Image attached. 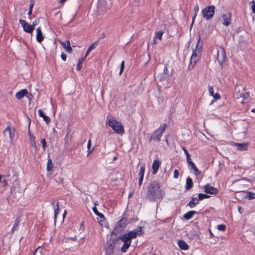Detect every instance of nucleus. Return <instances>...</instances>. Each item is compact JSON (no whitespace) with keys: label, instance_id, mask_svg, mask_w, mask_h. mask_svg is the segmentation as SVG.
Masks as SVG:
<instances>
[{"label":"nucleus","instance_id":"obj_1","mask_svg":"<svg viewBox=\"0 0 255 255\" xmlns=\"http://www.w3.org/2000/svg\"><path fill=\"white\" fill-rule=\"evenodd\" d=\"M163 195L164 192L158 181H153L149 184L146 194V198L148 200L151 202L160 201L162 199Z\"/></svg>","mask_w":255,"mask_h":255},{"label":"nucleus","instance_id":"obj_2","mask_svg":"<svg viewBox=\"0 0 255 255\" xmlns=\"http://www.w3.org/2000/svg\"><path fill=\"white\" fill-rule=\"evenodd\" d=\"M142 234V227H139L138 229H134L128 233L121 236L120 239L124 242V245L121 248V251L123 253L127 252L130 246L131 240L135 238L137 235H140Z\"/></svg>","mask_w":255,"mask_h":255},{"label":"nucleus","instance_id":"obj_3","mask_svg":"<svg viewBox=\"0 0 255 255\" xmlns=\"http://www.w3.org/2000/svg\"><path fill=\"white\" fill-rule=\"evenodd\" d=\"M108 123L115 132L120 134L124 133L125 129L120 122L115 119H109L108 120Z\"/></svg>","mask_w":255,"mask_h":255},{"label":"nucleus","instance_id":"obj_4","mask_svg":"<svg viewBox=\"0 0 255 255\" xmlns=\"http://www.w3.org/2000/svg\"><path fill=\"white\" fill-rule=\"evenodd\" d=\"M167 127L166 124H163L161 125L151 135L149 138V141L154 140L159 142L160 140L162 134L164 132Z\"/></svg>","mask_w":255,"mask_h":255},{"label":"nucleus","instance_id":"obj_5","mask_svg":"<svg viewBox=\"0 0 255 255\" xmlns=\"http://www.w3.org/2000/svg\"><path fill=\"white\" fill-rule=\"evenodd\" d=\"M215 7L214 5L206 6L202 11L203 16L207 20L213 17L215 13Z\"/></svg>","mask_w":255,"mask_h":255},{"label":"nucleus","instance_id":"obj_6","mask_svg":"<svg viewBox=\"0 0 255 255\" xmlns=\"http://www.w3.org/2000/svg\"><path fill=\"white\" fill-rule=\"evenodd\" d=\"M201 40V37L200 34L198 35V42L196 45V48L195 49H193L192 55L191 57H196V58H201V52L202 50V44L203 42L202 41L200 43V40Z\"/></svg>","mask_w":255,"mask_h":255},{"label":"nucleus","instance_id":"obj_7","mask_svg":"<svg viewBox=\"0 0 255 255\" xmlns=\"http://www.w3.org/2000/svg\"><path fill=\"white\" fill-rule=\"evenodd\" d=\"M127 219L126 218H122L116 225L115 228L113 230V234H118L119 232L122 231L127 226Z\"/></svg>","mask_w":255,"mask_h":255},{"label":"nucleus","instance_id":"obj_8","mask_svg":"<svg viewBox=\"0 0 255 255\" xmlns=\"http://www.w3.org/2000/svg\"><path fill=\"white\" fill-rule=\"evenodd\" d=\"M19 22L24 31L29 33H31L33 32L34 30L33 25L29 24L25 20L23 19H19Z\"/></svg>","mask_w":255,"mask_h":255},{"label":"nucleus","instance_id":"obj_9","mask_svg":"<svg viewBox=\"0 0 255 255\" xmlns=\"http://www.w3.org/2000/svg\"><path fill=\"white\" fill-rule=\"evenodd\" d=\"M226 58V52L224 49L221 48L218 50L217 58L218 62L220 63H223Z\"/></svg>","mask_w":255,"mask_h":255},{"label":"nucleus","instance_id":"obj_10","mask_svg":"<svg viewBox=\"0 0 255 255\" xmlns=\"http://www.w3.org/2000/svg\"><path fill=\"white\" fill-rule=\"evenodd\" d=\"M204 191L207 194H216L218 193V189L214 187L211 186L209 184L204 186Z\"/></svg>","mask_w":255,"mask_h":255},{"label":"nucleus","instance_id":"obj_11","mask_svg":"<svg viewBox=\"0 0 255 255\" xmlns=\"http://www.w3.org/2000/svg\"><path fill=\"white\" fill-rule=\"evenodd\" d=\"M223 24L225 26L229 25L231 21V13L229 12L223 15Z\"/></svg>","mask_w":255,"mask_h":255},{"label":"nucleus","instance_id":"obj_12","mask_svg":"<svg viewBox=\"0 0 255 255\" xmlns=\"http://www.w3.org/2000/svg\"><path fill=\"white\" fill-rule=\"evenodd\" d=\"M161 164V161L159 160H154L152 168V173L153 174H155L157 173V171L159 169V166Z\"/></svg>","mask_w":255,"mask_h":255},{"label":"nucleus","instance_id":"obj_13","mask_svg":"<svg viewBox=\"0 0 255 255\" xmlns=\"http://www.w3.org/2000/svg\"><path fill=\"white\" fill-rule=\"evenodd\" d=\"M200 58L191 57L190 62L188 65V69L192 70L194 68L195 65Z\"/></svg>","mask_w":255,"mask_h":255},{"label":"nucleus","instance_id":"obj_14","mask_svg":"<svg viewBox=\"0 0 255 255\" xmlns=\"http://www.w3.org/2000/svg\"><path fill=\"white\" fill-rule=\"evenodd\" d=\"M14 129H12L10 126H8L6 128L3 130V134H5L6 132H8L9 137L11 140H12V138L14 135Z\"/></svg>","mask_w":255,"mask_h":255},{"label":"nucleus","instance_id":"obj_15","mask_svg":"<svg viewBox=\"0 0 255 255\" xmlns=\"http://www.w3.org/2000/svg\"><path fill=\"white\" fill-rule=\"evenodd\" d=\"M36 39L37 42L40 43L41 42L43 39L44 36H43V34L42 33L40 27H38L36 28Z\"/></svg>","mask_w":255,"mask_h":255},{"label":"nucleus","instance_id":"obj_16","mask_svg":"<svg viewBox=\"0 0 255 255\" xmlns=\"http://www.w3.org/2000/svg\"><path fill=\"white\" fill-rule=\"evenodd\" d=\"M27 93V90L25 89H22L17 92L15 94V98L17 100H20Z\"/></svg>","mask_w":255,"mask_h":255},{"label":"nucleus","instance_id":"obj_17","mask_svg":"<svg viewBox=\"0 0 255 255\" xmlns=\"http://www.w3.org/2000/svg\"><path fill=\"white\" fill-rule=\"evenodd\" d=\"M235 145L237 149L241 151H245L248 149V144L247 143H235Z\"/></svg>","mask_w":255,"mask_h":255},{"label":"nucleus","instance_id":"obj_18","mask_svg":"<svg viewBox=\"0 0 255 255\" xmlns=\"http://www.w3.org/2000/svg\"><path fill=\"white\" fill-rule=\"evenodd\" d=\"M39 116L43 119V120L46 122L47 124L50 123L51 120L50 118L44 114L42 110L39 109L38 111Z\"/></svg>","mask_w":255,"mask_h":255},{"label":"nucleus","instance_id":"obj_19","mask_svg":"<svg viewBox=\"0 0 255 255\" xmlns=\"http://www.w3.org/2000/svg\"><path fill=\"white\" fill-rule=\"evenodd\" d=\"M115 245L112 243H107L105 246L106 252L107 254H111L114 252Z\"/></svg>","mask_w":255,"mask_h":255},{"label":"nucleus","instance_id":"obj_20","mask_svg":"<svg viewBox=\"0 0 255 255\" xmlns=\"http://www.w3.org/2000/svg\"><path fill=\"white\" fill-rule=\"evenodd\" d=\"M199 201L200 200L198 199V197H192L191 200L189 202L188 205L191 208H193L199 204Z\"/></svg>","mask_w":255,"mask_h":255},{"label":"nucleus","instance_id":"obj_21","mask_svg":"<svg viewBox=\"0 0 255 255\" xmlns=\"http://www.w3.org/2000/svg\"><path fill=\"white\" fill-rule=\"evenodd\" d=\"M193 186V183L192 181V179L190 177H188L186 179V185H185V190H190Z\"/></svg>","mask_w":255,"mask_h":255},{"label":"nucleus","instance_id":"obj_22","mask_svg":"<svg viewBox=\"0 0 255 255\" xmlns=\"http://www.w3.org/2000/svg\"><path fill=\"white\" fill-rule=\"evenodd\" d=\"M196 214H197V212L196 211L192 210L185 213L183 215V217L185 220H189L192 219L193 216Z\"/></svg>","mask_w":255,"mask_h":255},{"label":"nucleus","instance_id":"obj_23","mask_svg":"<svg viewBox=\"0 0 255 255\" xmlns=\"http://www.w3.org/2000/svg\"><path fill=\"white\" fill-rule=\"evenodd\" d=\"M20 220V216H17L14 221V223L12 227V229L10 231L11 234H12L14 231L16 230L18 228V226L19 225Z\"/></svg>","mask_w":255,"mask_h":255},{"label":"nucleus","instance_id":"obj_24","mask_svg":"<svg viewBox=\"0 0 255 255\" xmlns=\"http://www.w3.org/2000/svg\"><path fill=\"white\" fill-rule=\"evenodd\" d=\"M178 245L179 248L183 250H187L189 249V246L183 240H179L178 242Z\"/></svg>","mask_w":255,"mask_h":255},{"label":"nucleus","instance_id":"obj_25","mask_svg":"<svg viewBox=\"0 0 255 255\" xmlns=\"http://www.w3.org/2000/svg\"><path fill=\"white\" fill-rule=\"evenodd\" d=\"M63 48L65 49L67 52L71 53L72 51V48L70 46V43L69 41H67V42H62L61 43Z\"/></svg>","mask_w":255,"mask_h":255},{"label":"nucleus","instance_id":"obj_26","mask_svg":"<svg viewBox=\"0 0 255 255\" xmlns=\"http://www.w3.org/2000/svg\"><path fill=\"white\" fill-rule=\"evenodd\" d=\"M59 202H57L56 204V208H55L54 207V202H51V205L54 207V222L55 223L56 221V217L59 213Z\"/></svg>","mask_w":255,"mask_h":255},{"label":"nucleus","instance_id":"obj_27","mask_svg":"<svg viewBox=\"0 0 255 255\" xmlns=\"http://www.w3.org/2000/svg\"><path fill=\"white\" fill-rule=\"evenodd\" d=\"M199 10V7L198 6V4H197L194 7V16L193 17V18H192V23H191V27H192V26H193V24L195 21V19L196 18V17L197 15V13H198V12Z\"/></svg>","mask_w":255,"mask_h":255},{"label":"nucleus","instance_id":"obj_28","mask_svg":"<svg viewBox=\"0 0 255 255\" xmlns=\"http://www.w3.org/2000/svg\"><path fill=\"white\" fill-rule=\"evenodd\" d=\"M163 32L162 31H159L156 32L155 34V36H154V39L157 38L159 40H161L162 38V36L163 35ZM153 43L154 44L156 43V41H155V39H154Z\"/></svg>","mask_w":255,"mask_h":255},{"label":"nucleus","instance_id":"obj_29","mask_svg":"<svg viewBox=\"0 0 255 255\" xmlns=\"http://www.w3.org/2000/svg\"><path fill=\"white\" fill-rule=\"evenodd\" d=\"M145 165H142L141 166H140V170H139V172L138 173V176H139V177H142V178H143L144 177V172H145Z\"/></svg>","mask_w":255,"mask_h":255},{"label":"nucleus","instance_id":"obj_30","mask_svg":"<svg viewBox=\"0 0 255 255\" xmlns=\"http://www.w3.org/2000/svg\"><path fill=\"white\" fill-rule=\"evenodd\" d=\"M52 168H53V163H52V160L50 159H49L47 161V170L48 171H50L52 170Z\"/></svg>","mask_w":255,"mask_h":255},{"label":"nucleus","instance_id":"obj_31","mask_svg":"<svg viewBox=\"0 0 255 255\" xmlns=\"http://www.w3.org/2000/svg\"><path fill=\"white\" fill-rule=\"evenodd\" d=\"M84 59H85V58H82L81 60H80V59L79 60V62H78L77 67H76V69L78 71H80L81 69L82 66H83V61H84Z\"/></svg>","mask_w":255,"mask_h":255},{"label":"nucleus","instance_id":"obj_32","mask_svg":"<svg viewBox=\"0 0 255 255\" xmlns=\"http://www.w3.org/2000/svg\"><path fill=\"white\" fill-rule=\"evenodd\" d=\"M210 196L206 194L200 193L198 194V199L202 200L206 198H209Z\"/></svg>","mask_w":255,"mask_h":255},{"label":"nucleus","instance_id":"obj_33","mask_svg":"<svg viewBox=\"0 0 255 255\" xmlns=\"http://www.w3.org/2000/svg\"><path fill=\"white\" fill-rule=\"evenodd\" d=\"M98 44H99V40L96 41L95 42L93 43L91 45H90L88 48L92 51L96 48V47L97 46Z\"/></svg>","mask_w":255,"mask_h":255},{"label":"nucleus","instance_id":"obj_34","mask_svg":"<svg viewBox=\"0 0 255 255\" xmlns=\"http://www.w3.org/2000/svg\"><path fill=\"white\" fill-rule=\"evenodd\" d=\"M247 197H248L249 199H255V193L253 192H247Z\"/></svg>","mask_w":255,"mask_h":255},{"label":"nucleus","instance_id":"obj_35","mask_svg":"<svg viewBox=\"0 0 255 255\" xmlns=\"http://www.w3.org/2000/svg\"><path fill=\"white\" fill-rule=\"evenodd\" d=\"M241 97H242L244 100H247L249 98H250V93L249 92H246L245 93H243L241 95Z\"/></svg>","mask_w":255,"mask_h":255},{"label":"nucleus","instance_id":"obj_36","mask_svg":"<svg viewBox=\"0 0 255 255\" xmlns=\"http://www.w3.org/2000/svg\"><path fill=\"white\" fill-rule=\"evenodd\" d=\"M226 229V227L224 224H220L218 225L217 229L221 231H224Z\"/></svg>","mask_w":255,"mask_h":255},{"label":"nucleus","instance_id":"obj_37","mask_svg":"<svg viewBox=\"0 0 255 255\" xmlns=\"http://www.w3.org/2000/svg\"><path fill=\"white\" fill-rule=\"evenodd\" d=\"M250 4L251 5V8L253 12L255 13V0H252L250 2Z\"/></svg>","mask_w":255,"mask_h":255},{"label":"nucleus","instance_id":"obj_38","mask_svg":"<svg viewBox=\"0 0 255 255\" xmlns=\"http://www.w3.org/2000/svg\"><path fill=\"white\" fill-rule=\"evenodd\" d=\"M125 68V61H123L121 64L120 71L119 74L121 75L123 73Z\"/></svg>","mask_w":255,"mask_h":255},{"label":"nucleus","instance_id":"obj_39","mask_svg":"<svg viewBox=\"0 0 255 255\" xmlns=\"http://www.w3.org/2000/svg\"><path fill=\"white\" fill-rule=\"evenodd\" d=\"M41 143L42 145V148L43 150H45V147L46 146V141L45 140V138H42L41 140Z\"/></svg>","mask_w":255,"mask_h":255},{"label":"nucleus","instance_id":"obj_40","mask_svg":"<svg viewBox=\"0 0 255 255\" xmlns=\"http://www.w3.org/2000/svg\"><path fill=\"white\" fill-rule=\"evenodd\" d=\"M192 169L194 171V174L196 176H198L201 174L200 171L197 168V167H195L194 168Z\"/></svg>","mask_w":255,"mask_h":255},{"label":"nucleus","instance_id":"obj_41","mask_svg":"<svg viewBox=\"0 0 255 255\" xmlns=\"http://www.w3.org/2000/svg\"><path fill=\"white\" fill-rule=\"evenodd\" d=\"M186 156L187 162L188 164L193 162L192 160V159L191 158V156H190V154H187V155Z\"/></svg>","mask_w":255,"mask_h":255},{"label":"nucleus","instance_id":"obj_42","mask_svg":"<svg viewBox=\"0 0 255 255\" xmlns=\"http://www.w3.org/2000/svg\"><path fill=\"white\" fill-rule=\"evenodd\" d=\"M208 88H209V92L210 95H211L212 96H213L214 94V90H213V87H211L209 85Z\"/></svg>","mask_w":255,"mask_h":255},{"label":"nucleus","instance_id":"obj_43","mask_svg":"<svg viewBox=\"0 0 255 255\" xmlns=\"http://www.w3.org/2000/svg\"><path fill=\"white\" fill-rule=\"evenodd\" d=\"M179 171L177 169H175L174 170V175H173V177L175 179H177L178 178V176H179Z\"/></svg>","mask_w":255,"mask_h":255},{"label":"nucleus","instance_id":"obj_44","mask_svg":"<svg viewBox=\"0 0 255 255\" xmlns=\"http://www.w3.org/2000/svg\"><path fill=\"white\" fill-rule=\"evenodd\" d=\"M41 251H39V248L36 249L32 255H41Z\"/></svg>","mask_w":255,"mask_h":255},{"label":"nucleus","instance_id":"obj_45","mask_svg":"<svg viewBox=\"0 0 255 255\" xmlns=\"http://www.w3.org/2000/svg\"><path fill=\"white\" fill-rule=\"evenodd\" d=\"M55 180L56 182H59L60 183H62L63 182V179L60 177H56Z\"/></svg>","mask_w":255,"mask_h":255},{"label":"nucleus","instance_id":"obj_46","mask_svg":"<svg viewBox=\"0 0 255 255\" xmlns=\"http://www.w3.org/2000/svg\"><path fill=\"white\" fill-rule=\"evenodd\" d=\"M25 96H26V98L29 100H31L33 98V95L31 93H28V91L27 93L25 95Z\"/></svg>","mask_w":255,"mask_h":255},{"label":"nucleus","instance_id":"obj_47","mask_svg":"<svg viewBox=\"0 0 255 255\" xmlns=\"http://www.w3.org/2000/svg\"><path fill=\"white\" fill-rule=\"evenodd\" d=\"M28 134L29 135V138H30L31 142H32V141L35 140V137L34 136H33V135L31 134L29 130L28 131Z\"/></svg>","mask_w":255,"mask_h":255},{"label":"nucleus","instance_id":"obj_48","mask_svg":"<svg viewBox=\"0 0 255 255\" xmlns=\"http://www.w3.org/2000/svg\"><path fill=\"white\" fill-rule=\"evenodd\" d=\"M215 100H219L221 99V96L218 93H216L212 96Z\"/></svg>","mask_w":255,"mask_h":255},{"label":"nucleus","instance_id":"obj_49","mask_svg":"<svg viewBox=\"0 0 255 255\" xmlns=\"http://www.w3.org/2000/svg\"><path fill=\"white\" fill-rule=\"evenodd\" d=\"M31 146H32L35 148V150L36 151V150H37V146L36 145V141H35V140L32 141V142H31Z\"/></svg>","mask_w":255,"mask_h":255},{"label":"nucleus","instance_id":"obj_50","mask_svg":"<svg viewBox=\"0 0 255 255\" xmlns=\"http://www.w3.org/2000/svg\"><path fill=\"white\" fill-rule=\"evenodd\" d=\"M61 58L63 60V61H66V59H67V56H66V54L64 53H62L61 55Z\"/></svg>","mask_w":255,"mask_h":255},{"label":"nucleus","instance_id":"obj_51","mask_svg":"<svg viewBox=\"0 0 255 255\" xmlns=\"http://www.w3.org/2000/svg\"><path fill=\"white\" fill-rule=\"evenodd\" d=\"M1 183L2 185V187L4 188L6 187L7 185V182L6 180H2L1 182Z\"/></svg>","mask_w":255,"mask_h":255},{"label":"nucleus","instance_id":"obj_52","mask_svg":"<svg viewBox=\"0 0 255 255\" xmlns=\"http://www.w3.org/2000/svg\"><path fill=\"white\" fill-rule=\"evenodd\" d=\"M92 210L95 215L97 214L99 212L96 206L93 207Z\"/></svg>","mask_w":255,"mask_h":255},{"label":"nucleus","instance_id":"obj_53","mask_svg":"<svg viewBox=\"0 0 255 255\" xmlns=\"http://www.w3.org/2000/svg\"><path fill=\"white\" fill-rule=\"evenodd\" d=\"M143 180V178H142L141 177H139L138 185H139V187L141 186V185L142 184Z\"/></svg>","mask_w":255,"mask_h":255},{"label":"nucleus","instance_id":"obj_54","mask_svg":"<svg viewBox=\"0 0 255 255\" xmlns=\"http://www.w3.org/2000/svg\"><path fill=\"white\" fill-rule=\"evenodd\" d=\"M188 165L191 166V169H193L195 167H196V165L195 164V163L193 162H192L191 163L189 164Z\"/></svg>","mask_w":255,"mask_h":255},{"label":"nucleus","instance_id":"obj_55","mask_svg":"<svg viewBox=\"0 0 255 255\" xmlns=\"http://www.w3.org/2000/svg\"><path fill=\"white\" fill-rule=\"evenodd\" d=\"M96 215L101 218H104V215L101 213L99 212Z\"/></svg>","mask_w":255,"mask_h":255},{"label":"nucleus","instance_id":"obj_56","mask_svg":"<svg viewBox=\"0 0 255 255\" xmlns=\"http://www.w3.org/2000/svg\"><path fill=\"white\" fill-rule=\"evenodd\" d=\"M91 146V140L90 139L89 140L87 144V147L89 149Z\"/></svg>","mask_w":255,"mask_h":255},{"label":"nucleus","instance_id":"obj_57","mask_svg":"<svg viewBox=\"0 0 255 255\" xmlns=\"http://www.w3.org/2000/svg\"><path fill=\"white\" fill-rule=\"evenodd\" d=\"M182 148L183 150L184 151L186 155H187V154H189V153L188 152L187 150L186 149V148L185 147H182Z\"/></svg>","mask_w":255,"mask_h":255},{"label":"nucleus","instance_id":"obj_58","mask_svg":"<svg viewBox=\"0 0 255 255\" xmlns=\"http://www.w3.org/2000/svg\"><path fill=\"white\" fill-rule=\"evenodd\" d=\"M91 52V50H90L89 48L88 49L86 53V54H85V57H87L89 54Z\"/></svg>","mask_w":255,"mask_h":255},{"label":"nucleus","instance_id":"obj_59","mask_svg":"<svg viewBox=\"0 0 255 255\" xmlns=\"http://www.w3.org/2000/svg\"><path fill=\"white\" fill-rule=\"evenodd\" d=\"M238 211L241 213V214H242L243 212H242V208L240 206H238Z\"/></svg>","mask_w":255,"mask_h":255},{"label":"nucleus","instance_id":"obj_60","mask_svg":"<svg viewBox=\"0 0 255 255\" xmlns=\"http://www.w3.org/2000/svg\"><path fill=\"white\" fill-rule=\"evenodd\" d=\"M32 10L31 9H29V11L27 13L28 15H30L32 13Z\"/></svg>","mask_w":255,"mask_h":255},{"label":"nucleus","instance_id":"obj_61","mask_svg":"<svg viewBox=\"0 0 255 255\" xmlns=\"http://www.w3.org/2000/svg\"><path fill=\"white\" fill-rule=\"evenodd\" d=\"M167 71V68L166 67H165L163 70V73L166 74Z\"/></svg>","mask_w":255,"mask_h":255},{"label":"nucleus","instance_id":"obj_62","mask_svg":"<svg viewBox=\"0 0 255 255\" xmlns=\"http://www.w3.org/2000/svg\"><path fill=\"white\" fill-rule=\"evenodd\" d=\"M37 24V23H36V21H34L32 23V24L31 25H33L34 27H35V26Z\"/></svg>","mask_w":255,"mask_h":255},{"label":"nucleus","instance_id":"obj_63","mask_svg":"<svg viewBox=\"0 0 255 255\" xmlns=\"http://www.w3.org/2000/svg\"><path fill=\"white\" fill-rule=\"evenodd\" d=\"M133 195V193L132 192H130L129 193V195H128V198H130Z\"/></svg>","mask_w":255,"mask_h":255},{"label":"nucleus","instance_id":"obj_64","mask_svg":"<svg viewBox=\"0 0 255 255\" xmlns=\"http://www.w3.org/2000/svg\"><path fill=\"white\" fill-rule=\"evenodd\" d=\"M94 205H95V206L96 207V206H97L98 205V201H96L94 202Z\"/></svg>","mask_w":255,"mask_h":255}]
</instances>
